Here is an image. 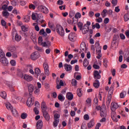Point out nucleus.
Segmentation results:
<instances>
[{"instance_id":"1","label":"nucleus","mask_w":129,"mask_h":129,"mask_svg":"<svg viewBox=\"0 0 129 129\" xmlns=\"http://www.w3.org/2000/svg\"><path fill=\"white\" fill-rule=\"evenodd\" d=\"M28 88L30 97L27 99L26 104L28 107H31V106H33V104H34L35 101V97L32 95L33 91H34V86L32 84H29L28 86Z\"/></svg>"},{"instance_id":"2","label":"nucleus","mask_w":129,"mask_h":129,"mask_svg":"<svg viewBox=\"0 0 129 129\" xmlns=\"http://www.w3.org/2000/svg\"><path fill=\"white\" fill-rule=\"evenodd\" d=\"M18 76H19V77H21V78H23V79H24L28 82H30V81H32V80H33V77L28 74H25V75H24L23 74V73L19 72L18 73Z\"/></svg>"},{"instance_id":"3","label":"nucleus","mask_w":129,"mask_h":129,"mask_svg":"<svg viewBox=\"0 0 129 129\" xmlns=\"http://www.w3.org/2000/svg\"><path fill=\"white\" fill-rule=\"evenodd\" d=\"M55 31L56 33H57V34L59 35V36H60L61 37H64V29H63V27L61 25L57 24L55 26Z\"/></svg>"},{"instance_id":"4","label":"nucleus","mask_w":129,"mask_h":129,"mask_svg":"<svg viewBox=\"0 0 129 129\" xmlns=\"http://www.w3.org/2000/svg\"><path fill=\"white\" fill-rule=\"evenodd\" d=\"M38 10L39 12L43 13V14H48V13H49V10L48 9L44 6H38Z\"/></svg>"},{"instance_id":"5","label":"nucleus","mask_w":129,"mask_h":129,"mask_svg":"<svg viewBox=\"0 0 129 129\" xmlns=\"http://www.w3.org/2000/svg\"><path fill=\"white\" fill-rule=\"evenodd\" d=\"M119 107L118 104L115 102H112L111 103L110 108L111 111H115L117 108Z\"/></svg>"},{"instance_id":"6","label":"nucleus","mask_w":129,"mask_h":129,"mask_svg":"<svg viewBox=\"0 0 129 129\" xmlns=\"http://www.w3.org/2000/svg\"><path fill=\"white\" fill-rule=\"evenodd\" d=\"M43 68L45 75H46V76H49V75H50V72L49 71V66L47 62L43 63Z\"/></svg>"},{"instance_id":"7","label":"nucleus","mask_w":129,"mask_h":129,"mask_svg":"<svg viewBox=\"0 0 129 129\" xmlns=\"http://www.w3.org/2000/svg\"><path fill=\"white\" fill-rule=\"evenodd\" d=\"M76 33L72 32L69 35V39L71 42H74L76 40Z\"/></svg>"},{"instance_id":"8","label":"nucleus","mask_w":129,"mask_h":129,"mask_svg":"<svg viewBox=\"0 0 129 129\" xmlns=\"http://www.w3.org/2000/svg\"><path fill=\"white\" fill-rule=\"evenodd\" d=\"M111 117L112 120L115 121V122H117V121H118V119L117 118V116H116V113L115 111H112L111 113Z\"/></svg>"},{"instance_id":"9","label":"nucleus","mask_w":129,"mask_h":129,"mask_svg":"<svg viewBox=\"0 0 129 129\" xmlns=\"http://www.w3.org/2000/svg\"><path fill=\"white\" fill-rule=\"evenodd\" d=\"M94 78L95 80H98V79H100L101 78V75L99 74V72L98 71H95L93 73Z\"/></svg>"},{"instance_id":"10","label":"nucleus","mask_w":129,"mask_h":129,"mask_svg":"<svg viewBox=\"0 0 129 129\" xmlns=\"http://www.w3.org/2000/svg\"><path fill=\"white\" fill-rule=\"evenodd\" d=\"M0 61L4 66H7L8 64H9V60H8V59H7L5 56L1 57Z\"/></svg>"},{"instance_id":"11","label":"nucleus","mask_w":129,"mask_h":129,"mask_svg":"<svg viewBox=\"0 0 129 129\" xmlns=\"http://www.w3.org/2000/svg\"><path fill=\"white\" fill-rule=\"evenodd\" d=\"M100 115L101 117H106V116H107L106 110L104 108L101 109L100 112Z\"/></svg>"},{"instance_id":"12","label":"nucleus","mask_w":129,"mask_h":129,"mask_svg":"<svg viewBox=\"0 0 129 129\" xmlns=\"http://www.w3.org/2000/svg\"><path fill=\"white\" fill-rule=\"evenodd\" d=\"M41 108L42 109V112L44 111H47V106L45 101H43L41 104Z\"/></svg>"},{"instance_id":"13","label":"nucleus","mask_w":129,"mask_h":129,"mask_svg":"<svg viewBox=\"0 0 129 129\" xmlns=\"http://www.w3.org/2000/svg\"><path fill=\"white\" fill-rule=\"evenodd\" d=\"M83 34L85 35V34L87 33L88 32V31H89V26H86V24H85L84 26V28H82V30H81Z\"/></svg>"},{"instance_id":"14","label":"nucleus","mask_w":129,"mask_h":129,"mask_svg":"<svg viewBox=\"0 0 129 129\" xmlns=\"http://www.w3.org/2000/svg\"><path fill=\"white\" fill-rule=\"evenodd\" d=\"M42 113L46 120H47V121H49L50 120V115H49L48 112H47V111H44L42 112Z\"/></svg>"},{"instance_id":"15","label":"nucleus","mask_w":129,"mask_h":129,"mask_svg":"<svg viewBox=\"0 0 129 129\" xmlns=\"http://www.w3.org/2000/svg\"><path fill=\"white\" fill-rule=\"evenodd\" d=\"M36 127L37 129H42L43 128V121L39 120L36 123Z\"/></svg>"},{"instance_id":"16","label":"nucleus","mask_w":129,"mask_h":129,"mask_svg":"<svg viewBox=\"0 0 129 129\" xmlns=\"http://www.w3.org/2000/svg\"><path fill=\"white\" fill-rule=\"evenodd\" d=\"M64 67L66 71L69 72L72 70V66L66 63L64 64Z\"/></svg>"},{"instance_id":"17","label":"nucleus","mask_w":129,"mask_h":129,"mask_svg":"<svg viewBox=\"0 0 129 129\" xmlns=\"http://www.w3.org/2000/svg\"><path fill=\"white\" fill-rule=\"evenodd\" d=\"M80 49L81 51H80V53H81L84 51H85V49H86V45L84 43H82L80 46Z\"/></svg>"},{"instance_id":"18","label":"nucleus","mask_w":129,"mask_h":129,"mask_svg":"<svg viewBox=\"0 0 129 129\" xmlns=\"http://www.w3.org/2000/svg\"><path fill=\"white\" fill-rule=\"evenodd\" d=\"M111 47L114 49H116L118 47V41H112L111 44Z\"/></svg>"},{"instance_id":"19","label":"nucleus","mask_w":129,"mask_h":129,"mask_svg":"<svg viewBox=\"0 0 129 129\" xmlns=\"http://www.w3.org/2000/svg\"><path fill=\"white\" fill-rule=\"evenodd\" d=\"M93 86L95 88H99L100 86V83L98 80H95V82L93 83Z\"/></svg>"},{"instance_id":"20","label":"nucleus","mask_w":129,"mask_h":129,"mask_svg":"<svg viewBox=\"0 0 129 129\" xmlns=\"http://www.w3.org/2000/svg\"><path fill=\"white\" fill-rule=\"evenodd\" d=\"M73 94L72 93L69 92L67 93L66 95V98L69 100H72L73 99Z\"/></svg>"},{"instance_id":"21","label":"nucleus","mask_w":129,"mask_h":129,"mask_svg":"<svg viewBox=\"0 0 129 129\" xmlns=\"http://www.w3.org/2000/svg\"><path fill=\"white\" fill-rule=\"evenodd\" d=\"M94 120L91 119L88 123V127H89V128H91V127H93V126H94Z\"/></svg>"},{"instance_id":"22","label":"nucleus","mask_w":129,"mask_h":129,"mask_svg":"<svg viewBox=\"0 0 129 129\" xmlns=\"http://www.w3.org/2000/svg\"><path fill=\"white\" fill-rule=\"evenodd\" d=\"M31 59L32 60H37L38 59V55L36 52H34L31 55Z\"/></svg>"},{"instance_id":"23","label":"nucleus","mask_w":129,"mask_h":129,"mask_svg":"<svg viewBox=\"0 0 129 129\" xmlns=\"http://www.w3.org/2000/svg\"><path fill=\"white\" fill-rule=\"evenodd\" d=\"M11 112L13 113V115L14 116H15V117H18L19 116V113L18 112V111L16 109H13L11 110Z\"/></svg>"},{"instance_id":"24","label":"nucleus","mask_w":129,"mask_h":129,"mask_svg":"<svg viewBox=\"0 0 129 129\" xmlns=\"http://www.w3.org/2000/svg\"><path fill=\"white\" fill-rule=\"evenodd\" d=\"M95 46L96 49V51H101V46H100L99 42H96L95 44Z\"/></svg>"},{"instance_id":"25","label":"nucleus","mask_w":129,"mask_h":129,"mask_svg":"<svg viewBox=\"0 0 129 129\" xmlns=\"http://www.w3.org/2000/svg\"><path fill=\"white\" fill-rule=\"evenodd\" d=\"M2 15L5 17V18H8L9 16H10V13L8 12V11H3L2 12Z\"/></svg>"},{"instance_id":"26","label":"nucleus","mask_w":129,"mask_h":129,"mask_svg":"<svg viewBox=\"0 0 129 129\" xmlns=\"http://www.w3.org/2000/svg\"><path fill=\"white\" fill-rule=\"evenodd\" d=\"M126 95V91H122L119 95L120 98H124L125 97V96Z\"/></svg>"},{"instance_id":"27","label":"nucleus","mask_w":129,"mask_h":129,"mask_svg":"<svg viewBox=\"0 0 129 129\" xmlns=\"http://www.w3.org/2000/svg\"><path fill=\"white\" fill-rule=\"evenodd\" d=\"M31 19V17L29 16H26L23 18V21L25 23H29L30 22V20Z\"/></svg>"},{"instance_id":"28","label":"nucleus","mask_w":129,"mask_h":129,"mask_svg":"<svg viewBox=\"0 0 129 129\" xmlns=\"http://www.w3.org/2000/svg\"><path fill=\"white\" fill-rule=\"evenodd\" d=\"M6 106L8 110H12L13 109V106H12V104L10 103H6Z\"/></svg>"},{"instance_id":"29","label":"nucleus","mask_w":129,"mask_h":129,"mask_svg":"<svg viewBox=\"0 0 129 129\" xmlns=\"http://www.w3.org/2000/svg\"><path fill=\"white\" fill-rule=\"evenodd\" d=\"M43 47H47L48 45H51V42L48 41L46 42H42L41 44Z\"/></svg>"},{"instance_id":"30","label":"nucleus","mask_w":129,"mask_h":129,"mask_svg":"<svg viewBox=\"0 0 129 129\" xmlns=\"http://www.w3.org/2000/svg\"><path fill=\"white\" fill-rule=\"evenodd\" d=\"M59 121H60V119H54L53 122V125L55 127L58 126V123H59Z\"/></svg>"},{"instance_id":"31","label":"nucleus","mask_w":129,"mask_h":129,"mask_svg":"<svg viewBox=\"0 0 129 129\" xmlns=\"http://www.w3.org/2000/svg\"><path fill=\"white\" fill-rule=\"evenodd\" d=\"M35 74L37 76H39L41 74V70L40 69L36 68L35 70Z\"/></svg>"},{"instance_id":"32","label":"nucleus","mask_w":129,"mask_h":129,"mask_svg":"<svg viewBox=\"0 0 129 129\" xmlns=\"http://www.w3.org/2000/svg\"><path fill=\"white\" fill-rule=\"evenodd\" d=\"M77 94L79 97L82 96V90L81 89H78L77 90Z\"/></svg>"},{"instance_id":"33","label":"nucleus","mask_w":129,"mask_h":129,"mask_svg":"<svg viewBox=\"0 0 129 129\" xmlns=\"http://www.w3.org/2000/svg\"><path fill=\"white\" fill-rule=\"evenodd\" d=\"M97 52V56H96V58L97 59H100L101 58L102 54H101V50H98L96 51Z\"/></svg>"},{"instance_id":"34","label":"nucleus","mask_w":129,"mask_h":129,"mask_svg":"<svg viewBox=\"0 0 129 129\" xmlns=\"http://www.w3.org/2000/svg\"><path fill=\"white\" fill-rule=\"evenodd\" d=\"M39 34L40 35H43L45 37H47V33L45 32V30H44V29H42L40 30Z\"/></svg>"},{"instance_id":"35","label":"nucleus","mask_w":129,"mask_h":129,"mask_svg":"<svg viewBox=\"0 0 129 129\" xmlns=\"http://www.w3.org/2000/svg\"><path fill=\"white\" fill-rule=\"evenodd\" d=\"M107 13V10L106 9H104L103 10L102 13H101L102 18H105L106 17V14Z\"/></svg>"},{"instance_id":"36","label":"nucleus","mask_w":129,"mask_h":129,"mask_svg":"<svg viewBox=\"0 0 129 129\" xmlns=\"http://www.w3.org/2000/svg\"><path fill=\"white\" fill-rule=\"evenodd\" d=\"M21 39H22V37L16 33L15 35V40L17 41V42H20Z\"/></svg>"},{"instance_id":"37","label":"nucleus","mask_w":129,"mask_h":129,"mask_svg":"<svg viewBox=\"0 0 129 129\" xmlns=\"http://www.w3.org/2000/svg\"><path fill=\"white\" fill-rule=\"evenodd\" d=\"M1 25L2 26H3V27H4L5 29H7V28H8V27H7V22L4 19H2L1 20Z\"/></svg>"},{"instance_id":"38","label":"nucleus","mask_w":129,"mask_h":129,"mask_svg":"<svg viewBox=\"0 0 129 129\" xmlns=\"http://www.w3.org/2000/svg\"><path fill=\"white\" fill-rule=\"evenodd\" d=\"M119 40V36H118V35H114L112 41H114L115 42H118Z\"/></svg>"},{"instance_id":"39","label":"nucleus","mask_w":129,"mask_h":129,"mask_svg":"<svg viewBox=\"0 0 129 129\" xmlns=\"http://www.w3.org/2000/svg\"><path fill=\"white\" fill-rule=\"evenodd\" d=\"M89 64V62H88V60H87V58H85L83 61V65L85 67H87L88 66V64Z\"/></svg>"},{"instance_id":"40","label":"nucleus","mask_w":129,"mask_h":129,"mask_svg":"<svg viewBox=\"0 0 129 129\" xmlns=\"http://www.w3.org/2000/svg\"><path fill=\"white\" fill-rule=\"evenodd\" d=\"M6 4H5L2 6V10H3L4 11H7V10L8 9V6L9 5V1H7Z\"/></svg>"},{"instance_id":"41","label":"nucleus","mask_w":129,"mask_h":129,"mask_svg":"<svg viewBox=\"0 0 129 129\" xmlns=\"http://www.w3.org/2000/svg\"><path fill=\"white\" fill-rule=\"evenodd\" d=\"M57 98L58 100L60 101H64V100H65V97H63V96L61 94L58 95Z\"/></svg>"},{"instance_id":"42","label":"nucleus","mask_w":129,"mask_h":129,"mask_svg":"<svg viewBox=\"0 0 129 129\" xmlns=\"http://www.w3.org/2000/svg\"><path fill=\"white\" fill-rule=\"evenodd\" d=\"M21 117L22 119H26V118L28 117V114L27 113H22L21 115Z\"/></svg>"},{"instance_id":"43","label":"nucleus","mask_w":129,"mask_h":129,"mask_svg":"<svg viewBox=\"0 0 129 129\" xmlns=\"http://www.w3.org/2000/svg\"><path fill=\"white\" fill-rule=\"evenodd\" d=\"M78 27L79 28L80 31L83 29V23L81 22L78 23Z\"/></svg>"},{"instance_id":"44","label":"nucleus","mask_w":129,"mask_h":129,"mask_svg":"<svg viewBox=\"0 0 129 129\" xmlns=\"http://www.w3.org/2000/svg\"><path fill=\"white\" fill-rule=\"evenodd\" d=\"M100 29V25L99 24V23H96L95 25H93L92 26V29L94 30V29Z\"/></svg>"},{"instance_id":"45","label":"nucleus","mask_w":129,"mask_h":129,"mask_svg":"<svg viewBox=\"0 0 129 129\" xmlns=\"http://www.w3.org/2000/svg\"><path fill=\"white\" fill-rule=\"evenodd\" d=\"M0 96L2 97V98H4V99H6L7 98V93L6 92L3 91L1 93V94L0 95Z\"/></svg>"},{"instance_id":"46","label":"nucleus","mask_w":129,"mask_h":129,"mask_svg":"<svg viewBox=\"0 0 129 129\" xmlns=\"http://www.w3.org/2000/svg\"><path fill=\"white\" fill-rule=\"evenodd\" d=\"M34 93L36 95H39L40 94V89L38 88L37 87L35 88Z\"/></svg>"},{"instance_id":"47","label":"nucleus","mask_w":129,"mask_h":129,"mask_svg":"<svg viewBox=\"0 0 129 129\" xmlns=\"http://www.w3.org/2000/svg\"><path fill=\"white\" fill-rule=\"evenodd\" d=\"M9 51H10V52H15L16 50V47L15 46H9L8 47Z\"/></svg>"},{"instance_id":"48","label":"nucleus","mask_w":129,"mask_h":129,"mask_svg":"<svg viewBox=\"0 0 129 129\" xmlns=\"http://www.w3.org/2000/svg\"><path fill=\"white\" fill-rule=\"evenodd\" d=\"M43 43V37L39 36L38 38V45H41Z\"/></svg>"},{"instance_id":"49","label":"nucleus","mask_w":129,"mask_h":129,"mask_svg":"<svg viewBox=\"0 0 129 129\" xmlns=\"http://www.w3.org/2000/svg\"><path fill=\"white\" fill-rule=\"evenodd\" d=\"M75 18L76 19H80L81 18V14L79 12L77 13L75 15Z\"/></svg>"},{"instance_id":"50","label":"nucleus","mask_w":129,"mask_h":129,"mask_svg":"<svg viewBox=\"0 0 129 129\" xmlns=\"http://www.w3.org/2000/svg\"><path fill=\"white\" fill-rule=\"evenodd\" d=\"M128 57L126 58V57ZM124 58H126V62H127L128 63L129 62V52H127V53H125L124 56Z\"/></svg>"},{"instance_id":"51","label":"nucleus","mask_w":129,"mask_h":129,"mask_svg":"<svg viewBox=\"0 0 129 129\" xmlns=\"http://www.w3.org/2000/svg\"><path fill=\"white\" fill-rule=\"evenodd\" d=\"M29 67L30 68V70H29V72L30 73H31V74H32L33 75H34V74H35V73L34 72V71H33V67H32L31 65H29Z\"/></svg>"},{"instance_id":"52","label":"nucleus","mask_w":129,"mask_h":129,"mask_svg":"<svg viewBox=\"0 0 129 129\" xmlns=\"http://www.w3.org/2000/svg\"><path fill=\"white\" fill-rule=\"evenodd\" d=\"M72 84L73 86H76L77 85V81L75 79H73L72 80Z\"/></svg>"},{"instance_id":"53","label":"nucleus","mask_w":129,"mask_h":129,"mask_svg":"<svg viewBox=\"0 0 129 129\" xmlns=\"http://www.w3.org/2000/svg\"><path fill=\"white\" fill-rule=\"evenodd\" d=\"M129 20V16L128 14H125L124 15V21L125 22H127V21H128Z\"/></svg>"},{"instance_id":"54","label":"nucleus","mask_w":129,"mask_h":129,"mask_svg":"<svg viewBox=\"0 0 129 129\" xmlns=\"http://www.w3.org/2000/svg\"><path fill=\"white\" fill-rule=\"evenodd\" d=\"M111 101V96L110 95H108V97L107 98V103L109 104Z\"/></svg>"},{"instance_id":"55","label":"nucleus","mask_w":129,"mask_h":129,"mask_svg":"<svg viewBox=\"0 0 129 129\" xmlns=\"http://www.w3.org/2000/svg\"><path fill=\"white\" fill-rule=\"evenodd\" d=\"M0 57L1 58H2L3 57H5V52H4L3 49H2L1 48H0Z\"/></svg>"},{"instance_id":"56","label":"nucleus","mask_w":129,"mask_h":129,"mask_svg":"<svg viewBox=\"0 0 129 129\" xmlns=\"http://www.w3.org/2000/svg\"><path fill=\"white\" fill-rule=\"evenodd\" d=\"M60 118V114L58 113H55L54 115V119H59Z\"/></svg>"},{"instance_id":"57","label":"nucleus","mask_w":129,"mask_h":129,"mask_svg":"<svg viewBox=\"0 0 129 129\" xmlns=\"http://www.w3.org/2000/svg\"><path fill=\"white\" fill-rule=\"evenodd\" d=\"M21 29L23 32H28V28L26 27L25 26H21Z\"/></svg>"},{"instance_id":"58","label":"nucleus","mask_w":129,"mask_h":129,"mask_svg":"<svg viewBox=\"0 0 129 129\" xmlns=\"http://www.w3.org/2000/svg\"><path fill=\"white\" fill-rule=\"evenodd\" d=\"M67 22L70 25H72V24H73V23L75 22L74 18H73V21L71 20V19H68Z\"/></svg>"},{"instance_id":"59","label":"nucleus","mask_w":129,"mask_h":129,"mask_svg":"<svg viewBox=\"0 0 129 129\" xmlns=\"http://www.w3.org/2000/svg\"><path fill=\"white\" fill-rule=\"evenodd\" d=\"M103 65L106 68L107 67V59L106 58L103 59Z\"/></svg>"},{"instance_id":"60","label":"nucleus","mask_w":129,"mask_h":129,"mask_svg":"<svg viewBox=\"0 0 129 129\" xmlns=\"http://www.w3.org/2000/svg\"><path fill=\"white\" fill-rule=\"evenodd\" d=\"M10 64H11L12 66H16V60L12 59L10 61Z\"/></svg>"},{"instance_id":"61","label":"nucleus","mask_w":129,"mask_h":129,"mask_svg":"<svg viewBox=\"0 0 129 129\" xmlns=\"http://www.w3.org/2000/svg\"><path fill=\"white\" fill-rule=\"evenodd\" d=\"M88 16H89V17H90V18H92V17H93V16H94V12H93L92 11H90L89 12Z\"/></svg>"},{"instance_id":"62","label":"nucleus","mask_w":129,"mask_h":129,"mask_svg":"<svg viewBox=\"0 0 129 129\" xmlns=\"http://www.w3.org/2000/svg\"><path fill=\"white\" fill-rule=\"evenodd\" d=\"M97 23H102V18L101 17H98V19H96Z\"/></svg>"},{"instance_id":"63","label":"nucleus","mask_w":129,"mask_h":129,"mask_svg":"<svg viewBox=\"0 0 129 129\" xmlns=\"http://www.w3.org/2000/svg\"><path fill=\"white\" fill-rule=\"evenodd\" d=\"M84 118L85 120H88L89 119V115L88 114H86L84 116Z\"/></svg>"},{"instance_id":"64","label":"nucleus","mask_w":129,"mask_h":129,"mask_svg":"<svg viewBox=\"0 0 129 129\" xmlns=\"http://www.w3.org/2000/svg\"><path fill=\"white\" fill-rule=\"evenodd\" d=\"M29 8L30 9H32V10H35V9H36V7L35 6V5H33V4H30L29 6Z\"/></svg>"}]
</instances>
